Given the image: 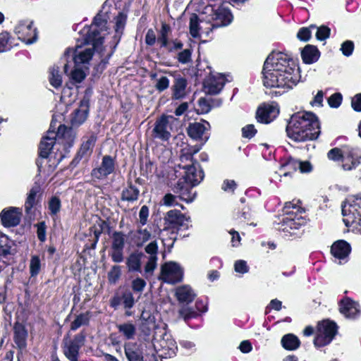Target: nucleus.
<instances>
[{
	"label": "nucleus",
	"instance_id": "f257e3e1",
	"mask_svg": "<svg viewBox=\"0 0 361 361\" xmlns=\"http://www.w3.org/2000/svg\"><path fill=\"white\" fill-rule=\"evenodd\" d=\"M263 83L267 87H276L285 91L292 89L300 80L297 63L286 54L272 53L263 67Z\"/></svg>",
	"mask_w": 361,
	"mask_h": 361
},
{
	"label": "nucleus",
	"instance_id": "f03ea898",
	"mask_svg": "<svg viewBox=\"0 0 361 361\" xmlns=\"http://www.w3.org/2000/svg\"><path fill=\"white\" fill-rule=\"evenodd\" d=\"M126 23V16L122 13L115 18V35L113 40L103 45L104 39L109 35L107 32V16L106 13H99L94 18L90 26L85 27L81 33L85 36V41L92 43L94 48L99 52L107 51V58H110L118 43Z\"/></svg>",
	"mask_w": 361,
	"mask_h": 361
},
{
	"label": "nucleus",
	"instance_id": "7ed1b4c3",
	"mask_svg": "<svg viewBox=\"0 0 361 361\" xmlns=\"http://www.w3.org/2000/svg\"><path fill=\"white\" fill-rule=\"evenodd\" d=\"M286 132L288 137L295 142L314 140L320 133L319 123L312 113L298 112L290 117Z\"/></svg>",
	"mask_w": 361,
	"mask_h": 361
},
{
	"label": "nucleus",
	"instance_id": "20e7f679",
	"mask_svg": "<svg viewBox=\"0 0 361 361\" xmlns=\"http://www.w3.org/2000/svg\"><path fill=\"white\" fill-rule=\"evenodd\" d=\"M61 140L58 133L51 130H49L42 137L39 147L40 158L37 162L40 172L44 171L42 164L45 161L51 162V164H49L51 171L65 157L59 147Z\"/></svg>",
	"mask_w": 361,
	"mask_h": 361
},
{
	"label": "nucleus",
	"instance_id": "39448f33",
	"mask_svg": "<svg viewBox=\"0 0 361 361\" xmlns=\"http://www.w3.org/2000/svg\"><path fill=\"white\" fill-rule=\"evenodd\" d=\"M154 339L139 338L138 342H128L124 345L128 361H157Z\"/></svg>",
	"mask_w": 361,
	"mask_h": 361
},
{
	"label": "nucleus",
	"instance_id": "423d86ee",
	"mask_svg": "<svg viewBox=\"0 0 361 361\" xmlns=\"http://www.w3.org/2000/svg\"><path fill=\"white\" fill-rule=\"evenodd\" d=\"M80 35H81L85 43L92 44V47H82L80 45H77L75 49L68 48L64 53V57H71L73 58L74 63L76 66H81L82 67L87 68L86 65L89 63L90 61L92 58L94 49L101 55V57H102V61L104 63H107L108 60L109 59V58H107V51L103 50L102 53L99 52L94 48L92 43L85 41V37L82 35L81 31L80 32Z\"/></svg>",
	"mask_w": 361,
	"mask_h": 361
},
{
	"label": "nucleus",
	"instance_id": "0eeeda50",
	"mask_svg": "<svg viewBox=\"0 0 361 361\" xmlns=\"http://www.w3.org/2000/svg\"><path fill=\"white\" fill-rule=\"evenodd\" d=\"M327 157L335 161H341V167L345 171L355 169L360 164L361 159L359 150L351 147L334 148L328 152Z\"/></svg>",
	"mask_w": 361,
	"mask_h": 361
},
{
	"label": "nucleus",
	"instance_id": "6e6552de",
	"mask_svg": "<svg viewBox=\"0 0 361 361\" xmlns=\"http://www.w3.org/2000/svg\"><path fill=\"white\" fill-rule=\"evenodd\" d=\"M342 214L346 226L361 231V197L348 199L342 207Z\"/></svg>",
	"mask_w": 361,
	"mask_h": 361
},
{
	"label": "nucleus",
	"instance_id": "1a4fd4ad",
	"mask_svg": "<svg viewBox=\"0 0 361 361\" xmlns=\"http://www.w3.org/2000/svg\"><path fill=\"white\" fill-rule=\"evenodd\" d=\"M176 122L177 119L173 116L162 115L154 123L152 129L153 137L164 142L169 140Z\"/></svg>",
	"mask_w": 361,
	"mask_h": 361
},
{
	"label": "nucleus",
	"instance_id": "9d476101",
	"mask_svg": "<svg viewBox=\"0 0 361 361\" xmlns=\"http://www.w3.org/2000/svg\"><path fill=\"white\" fill-rule=\"evenodd\" d=\"M300 208L295 207L292 203H286L285 206L286 216L283 217L281 229L291 233L292 230L298 229L305 225V219L298 213Z\"/></svg>",
	"mask_w": 361,
	"mask_h": 361
},
{
	"label": "nucleus",
	"instance_id": "9b49d317",
	"mask_svg": "<svg viewBox=\"0 0 361 361\" xmlns=\"http://www.w3.org/2000/svg\"><path fill=\"white\" fill-rule=\"evenodd\" d=\"M337 332L336 323L329 320H324L317 325V330L314 345L319 348L329 344Z\"/></svg>",
	"mask_w": 361,
	"mask_h": 361
},
{
	"label": "nucleus",
	"instance_id": "f8f14e48",
	"mask_svg": "<svg viewBox=\"0 0 361 361\" xmlns=\"http://www.w3.org/2000/svg\"><path fill=\"white\" fill-rule=\"evenodd\" d=\"M85 335L78 334L73 338L66 336L63 339V351L70 361H78L79 350L85 345Z\"/></svg>",
	"mask_w": 361,
	"mask_h": 361
},
{
	"label": "nucleus",
	"instance_id": "ddd939ff",
	"mask_svg": "<svg viewBox=\"0 0 361 361\" xmlns=\"http://www.w3.org/2000/svg\"><path fill=\"white\" fill-rule=\"evenodd\" d=\"M183 269L175 262H168L161 266L160 279L165 283L174 284L182 281Z\"/></svg>",
	"mask_w": 361,
	"mask_h": 361
},
{
	"label": "nucleus",
	"instance_id": "4468645a",
	"mask_svg": "<svg viewBox=\"0 0 361 361\" xmlns=\"http://www.w3.org/2000/svg\"><path fill=\"white\" fill-rule=\"evenodd\" d=\"M15 32L18 39L25 44H32L37 40L36 28L33 27V23L30 20L19 21L15 27Z\"/></svg>",
	"mask_w": 361,
	"mask_h": 361
},
{
	"label": "nucleus",
	"instance_id": "2eb2a0df",
	"mask_svg": "<svg viewBox=\"0 0 361 361\" xmlns=\"http://www.w3.org/2000/svg\"><path fill=\"white\" fill-rule=\"evenodd\" d=\"M14 243L5 234H0V272L11 263L16 253Z\"/></svg>",
	"mask_w": 361,
	"mask_h": 361
},
{
	"label": "nucleus",
	"instance_id": "dca6fc26",
	"mask_svg": "<svg viewBox=\"0 0 361 361\" xmlns=\"http://www.w3.org/2000/svg\"><path fill=\"white\" fill-rule=\"evenodd\" d=\"M154 346L157 350V356L161 358L171 357L176 353L178 349L176 343L171 335L164 334L162 338Z\"/></svg>",
	"mask_w": 361,
	"mask_h": 361
},
{
	"label": "nucleus",
	"instance_id": "f3484780",
	"mask_svg": "<svg viewBox=\"0 0 361 361\" xmlns=\"http://www.w3.org/2000/svg\"><path fill=\"white\" fill-rule=\"evenodd\" d=\"M226 81L224 75L219 73H211L204 82V90L205 93L209 94H219L223 89Z\"/></svg>",
	"mask_w": 361,
	"mask_h": 361
},
{
	"label": "nucleus",
	"instance_id": "a211bd4d",
	"mask_svg": "<svg viewBox=\"0 0 361 361\" xmlns=\"http://www.w3.org/2000/svg\"><path fill=\"white\" fill-rule=\"evenodd\" d=\"M115 170V161L109 155L103 157L101 164L92 169L91 176L92 178L103 180L106 178L109 175L114 173Z\"/></svg>",
	"mask_w": 361,
	"mask_h": 361
},
{
	"label": "nucleus",
	"instance_id": "6ab92c4d",
	"mask_svg": "<svg viewBox=\"0 0 361 361\" xmlns=\"http://www.w3.org/2000/svg\"><path fill=\"white\" fill-rule=\"evenodd\" d=\"M210 128V125L207 121L203 122H195L190 123L188 128L187 133L188 135L193 140H203V143H205L209 139L207 131Z\"/></svg>",
	"mask_w": 361,
	"mask_h": 361
},
{
	"label": "nucleus",
	"instance_id": "aec40b11",
	"mask_svg": "<svg viewBox=\"0 0 361 361\" xmlns=\"http://www.w3.org/2000/svg\"><path fill=\"white\" fill-rule=\"evenodd\" d=\"M340 312L347 319H355L360 315V307L357 302L345 298L339 305Z\"/></svg>",
	"mask_w": 361,
	"mask_h": 361
},
{
	"label": "nucleus",
	"instance_id": "412c9836",
	"mask_svg": "<svg viewBox=\"0 0 361 361\" xmlns=\"http://www.w3.org/2000/svg\"><path fill=\"white\" fill-rule=\"evenodd\" d=\"M279 114L276 104H264L257 111V119L260 123H269L271 122Z\"/></svg>",
	"mask_w": 361,
	"mask_h": 361
},
{
	"label": "nucleus",
	"instance_id": "4be33fe9",
	"mask_svg": "<svg viewBox=\"0 0 361 361\" xmlns=\"http://www.w3.org/2000/svg\"><path fill=\"white\" fill-rule=\"evenodd\" d=\"M1 223L5 227L17 226L21 218V211L18 207L4 209L0 214Z\"/></svg>",
	"mask_w": 361,
	"mask_h": 361
},
{
	"label": "nucleus",
	"instance_id": "5701e85b",
	"mask_svg": "<svg viewBox=\"0 0 361 361\" xmlns=\"http://www.w3.org/2000/svg\"><path fill=\"white\" fill-rule=\"evenodd\" d=\"M145 251L149 255L147 262L145 266V272L146 274H152L157 266L158 260V244L156 240L150 242L145 247Z\"/></svg>",
	"mask_w": 361,
	"mask_h": 361
},
{
	"label": "nucleus",
	"instance_id": "b1692460",
	"mask_svg": "<svg viewBox=\"0 0 361 361\" xmlns=\"http://www.w3.org/2000/svg\"><path fill=\"white\" fill-rule=\"evenodd\" d=\"M298 166L302 173H308L310 172L312 169V166L309 161H289L286 164H283L279 171V175L281 178L280 180H282V178H286L287 176H290L291 172L289 169H295Z\"/></svg>",
	"mask_w": 361,
	"mask_h": 361
},
{
	"label": "nucleus",
	"instance_id": "393cba45",
	"mask_svg": "<svg viewBox=\"0 0 361 361\" xmlns=\"http://www.w3.org/2000/svg\"><path fill=\"white\" fill-rule=\"evenodd\" d=\"M192 187L193 186L189 183L184 180H179L174 186L173 191L175 193L178 194V197L180 200L187 203H190L196 197V193L192 192Z\"/></svg>",
	"mask_w": 361,
	"mask_h": 361
},
{
	"label": "nucleus",
	"instance_id": "a878e982",
	"mask_svg": "<svg viewBox=\"0 0 361 361\" xmlns=\"http://www.w3.org/2000/svg\"><path fill=\"white\" fill-rule=\"evenodd\" d=\"M183 169L185 171L184 181L195 186L202 180L204 173L202 170L199 168L198 164L183 165Z\"/></svg>",
	"mask_w": 361,
	"mask_h": 361
},
{
	"label": "nucleus",
	"instance_id": "bb28decb",
	"mask_svg": "<svg viewBox=\"0 0 361 361\" xmlns=\"http://www.w3.org/2000/svg\"><path fill=\"white\" fill-rule=\"evenodd\" d=\"M89 112V99L84 97L80 103L78 109L74 111L71 118V123L73 126H80L85 122Z\"/></svg>",
	"mask_w": 361,
	"mask_h": 361
},
{
	"label": "nucleus",
	"instance_id": "cd10ccee",
	"mask_svg": "<svg viewBox=\"0 0 361 361\" xmlns=\"http://www.w3.org/2000/svg\"><path fill=\"white\" fill-rule=\"evenodd\" d=\"M212 18L214 20V26H226L231 23L233 16L228 8L221 6L214 11Z\"/></svg>",
	"mask_w": 361,
	"mask_h": 361
},
{
	"label": "nucleus",
	"instance_id": "c85d7f7f",
	"mask_svg": "<svg viewBox=\"0 0 361 361\" xmlns=\"http://www.w3.org/2000/svg\"><path fill=\"white\" fill-rule=\"evenodd\" d=\"M202 148V145L190 146L185 144L180 149V166L183 168V165L197 164L193 161V155L197 154Z\"/></svg>",
	"mask_w": 361,
	"mask_h": 361
},
{
	"label": "nucleus",
	"instance_id": "c756f323",
	"mask_svg": "<svg viewBox=\"0 0 361 361\" xmlns=\"http://www.w3.org/2000/svg\"><path fill=\"white\" fill-rule=\"evenodd\" d=\"M165 221L173 227L188 226L190 218L183 214L178 210L172 209L166 213Z\"/></svg>",
	"mask_w": 361,
	"mask_h": 361
},
{
	"label": "nucleus",
	"instance_id": "7c9ffc66",
	"mask_svg": "<svg viewBox=\"0 0 361 361\" xmlns=\"http://www.w3.org/2000/svg\"><path fill=\"white\" fill-rule=\"evenodd\" d=\"M350 250V245L346 241L342 240L335 242L331 248L332 255L339 259L340 263H341V260H344L348 257Z\"/></svg>",
	"mask_w": 361,
	"mask_h": 361
},
{
	"label": "nucleus",
	"instance_id": "2f4dec72",
	"mask_svg": "<svg viewBox=\"0 0 361 361\" xmlns=\"http://www.w3.org/2000/svg\"><path fill=\"white\" fill-rule=\"evenodd\" d=\"M151 232L147 228H138L129 233L130 242L137 247H142L151 238Z\"/></svg>",
	"mask_w": 361,
	"mask_h": 361
},
{
	"label": "nucleus",
	"instance_id": "473e14b6",
	"mask_svg": "<svg viewBox=\"0 0 361 361\" xmlns=\"http://www.w3.org/2000/svg\"><path fill=\"white\" fill-rule=\"evenodd\" d=\"M187 80L177 75L175 78L174 84L172 86V98L174 99H180L186 95Z\"/></svg>",
	"mask_w": 361,
	"mask_h": 361
},
{
	"label": "nucleus",
	"instance_id": "72a5a7b5",
	"mask_svg": "<svg viewBox=\"0 0 361 361\" xmlns=\"http://www.w3.org/2000/svg\"><path fill=\"white\" fill-rule=\"evenodd\" d=\"M176 296L180 302L190 303L195 299L196 294L190 286L183 285L176 290Z\"/></svg>",
	"mask_w": 361,
	"mask_h": 361
},
{
	"label": "nucleus",
	"instance_id": "f704fd0d",
	"mask_svg": "<svg viewBox=\"0 0 361 361\" xmlns=\"http://www.w3.org/2000/svg\"><path fill=\"white\" fill-rule=\"evenodd\" d=\"M27 333L21 324H16L14 326V342L18 348L23 349L26 346Z\"/></svg>",
	"mask_w": 361,
	"mask_h": 361
},
{
	"label": "nucleus",
	"instance_id": "c9c22d12",
	"mask_svg": "<svg viewBox=\"0 0 361 361\" xmlns=\"http://www.w3.org/2000/svg\"><path fill=\"white\" fill-rule=\"evenodd\" d=\"M301 56L305 63L310 64L319 59V51L316 47L308 44L302 49Z\"/></svg>",
	"mask_w": 361,
	"mask_h": 361
},
{
	"label": "nucleus",
	"instance_id": "e433bc0d",
	"mask_svg": "<svg viewBox=\"0 0 361 361\" xmlns=\"http://www.w3.org/2000/svg\"><path fill=\"white\" fill-rule=\"evenodd\" d=\"M144 254L141 252L131 253L126 259V265L129 271L141 272V260Z\"/></svg>",
	"mask_w": 361,
	"mask_h": 361
},
{
	"label": "nucleus",
	"instance_id": "4c0bfd02",
	"mask_svg": "<svg viewBox=\"0 0 361 361\" xmlns=\"http://www.w3.org/2000/svg\"><path fill=\"white\" fill-rule=\"evenodd\" d=\"M281 345L288 350H295L300 345L299 338L293 334L284 335L281 341Z\"/></svg>",
	"mask_w": 361,
	"mask_h": 361
},
{
	"label": "nucleus",
	"instance_id": "58836bf2",
	"mask_svg": "<svg viewBox=\"0 0 361 361\" xmlns=\"http://www.w3.org/2000/svg\"><path fill=\"white\" fill-rule=\"evenodd\" d=\"M118 332L128 340L133 339L136 335V326L132 322H128L118 324Z\"/></svg>",
	"mask_w": 361,
	"mask_h": 361
},
{
	"label": "nucleus",
	"instance_id": "ea45409f",
	"mask_svg": "<svg viewBox=\"0 0 361 361\" xmlns=\"http://www.w3.org/2000/svg\"><path fill=\"white\" fill-rule=\"evenodd\" d=\"M87 68H85L81 66H76L75 64L73 69L69 74L71 82L76 85L83 81L87 75Z\"/></svg>",
	"mask_w": 361,
	"mask_h": 361
},
{
	"label": "nucleus",
	"instance_id": "a19ab883",
	"mask_svg": "<svg viewBox=\"0 0 361 361\" xmlns=\"http://www.w3.org/2000/svg\"><path fill=\"white\" fill-rule=\"evenodd\" d=\"M142 322L140 326V330L141 331V335L140 338L150 339L149 336L150 334L152 329L154 326V318H151L150 317L145 319L144 318L143 314L141 316Z\"/></svg>",
	"mask_w": 361,
	"mask_h": 361
},
{
	"label": "nucleus",
	"instance_id": "79ce46f5",
	"mask_svg": "<svg viewBox=\"0 0 361 361\" xmlns=\"http://www.w3.org/2000/svg\"><path fill=\"white\" fill-rule=\"evenodd\" d=\"M49 80L50 85L54 87L59 88L61 86L62 76L60 74L59 66H54L49 69Z\"/></svg>",
	"mask_w": 361,
	"mask_h": 361
},
{
	"label": "nucleus",
	"instance_id": "37998d69",
	"mask_svg": "<svg viewBox=\"0 0 361 361\" xmlns=\"http://www.w3.org/2000/svg\"><path fill=\"white\" fill-rule=\"evenodd\" d=\"M96 137L94 135L88 137L85 141H84L81 145L80 149L79 151V155L82 157L89 156L92 152V149L95 145Z\"/></svg>",
	"mask_w": 361,
	"mask_h": 361
},
{
	"label": "nucleus",
	"instance_id": "c03bdc74",
	"mask_svg": "<svg viewBox=\"0 0 361 361\" xmlns=\"http://www.w3.org/2000/svg\"><path fill=\"white\" fill-rule=\"evenodd\" d=\"M90 316L88 312L80 314L72 322L71 324V330L75 331L82 326L87 325L90 322Z\"/></svg>",
	"mask_w": 361,
	"mask_h": 361
},
{
	"label": "nucleus",
	"instance_id": "a18cd8bd",
	"mask_svg": "<svg viewBox=\"0 0 361 361\" xmlns=\"http://www.w3.org/2000/svg\"><path fill=\"white\" fill-rule=\"evenodd\" d=\"M139 192V190L130 184L123 190L122 200L126 201H135L137 199Z\"/></svg>",
	"mask_w": 361,
	"mask_h": 361
},
{
	"label": "nucleus",
	"instance_id": "49530a36",
	"mask_svg": "<svg viewBox=\"0 0 361 361\" xmlns=\"http://www.w3.org/2000/svg\"><path fill=\"white\" fill-rule=\"evenodd\" d=\"M39 187L35 186L30 189L25 203V212L28 213L36 202V196L39 192Z\"/></svg>",
	"mask_w": 361,
	"mask_h": 361
},
{
	"label": "nucleus",
	"instance_id": "de8ad7c7",
	"mask_svg": "<svg viewBox=\"0 0 361 361\" xmlns=\"http://www.w3.org/2000/svg\"><path fill=\"white\" fill-rule=\"evenodd\" d=\"M41 260L39 257L37 255L32 256L29 265L30 276H36L38 275L41 270Z\"/></svg>",
	"mask_w": 361,
	"mask_h": 361
},
{
	"label": "nucleus",
	"instance_id": "09e8293b",
	"mask_svg": "<svg viewBox=\"0 0 361 361\" xmlns=\"http://www.w3.org/2000/svg\"><path fill=\"white\" fill-rule=\"evenodd\" d=\"M12 47L10 35L7 32L0 34V53L6 51Z\"/></svg>",
	"mask_w": 361,
	"mask_h": 361
},
{
	"label": "nucleus",
	"instance_id": "8fccbe9b",
	"mask_svg": "<svg viewBox=\"0 0 361 361\" xmlns=\"http://www.w3.org/2000/svg\"><path fill=\"white\" fill-rule=\"evenodd\" d=\"M125 236L121 232H115L112 235L111 248L124 249Z\"/></svg>",
	"mask_w": 361,
	"mask_h": 361
},
{
	"label": "nucleus",
	"instance_id": "3c124183",
	"mask_svg": "<svg viewBox=\"0 0 361 361\" xmlns=\"http://www.w3.org/2000/svg\"><path fill=\"white\" fill-rule=\"evenodd\" d=\"M170 30V27L168 25L162 24L161 29L160 31V35L158 37V42L160 43L161 47H166L168 46V33Z\"/></svg>",
	"mask_w": 361,
	"mask_h": 361
},
{
	"label": "nucleus",
	"instance_id": "603ef678",
	"mask_svg": "<svg viewBox=\"0 0 361 361\" xmlns=\"http://www.w3.org/2000/svg\"><path fill=\"white\" fill-rule=\"evenodd\" d=\"M190 32L193 37H199V23L197 16L192 15L190 19Z\"/></svg>",
	"mask_w": 361,
	"mask_h": 361
},
{
	"label": "nucleus",
	"instance_id": "864d4df0",
	"mask_svg": "<svg viewBox=\"0 0 361 361\" xmlns=\"http://www.w3.org/2000/svg\"><path fill=\"white\" fill-rule=\"evenodd\" d=\"M121 269L120 266H113L108 274V279L111 283H116L120 279Z\"/></svg>",
	"mask_w": 361,
	"mask_h": 361
},
{
	"label": "nucleus",
	"instance_id": "5fc2aeb1",
	"mask_svg": "<svg viewBox=\"0 0 361 361\" xmlns=\"http://www.w3.org/2000/svg\"><path fill=\"white\" fill-rule=\"evenodd\" d=\"M161 204L166 207L178 206L177 196L171 193H166L161 200Z\"/></svg>",
	"mask_w": 361,
	"mask_h": 361
},
{
	"label": "nucleus",
	"instance_id": "6e6d98bb",
	"mask_svg": "<svg viewBox=\"0 0 361 361\" xmlns=\"http://www.w3.org/2000/svg\"><path fill=\"white\" fill-rule=\"evenodd\" d=\"M316 27L312 25L310 27H302L299 30L297 37L300 41L307 42L308 41L312 35V29H314Z\"/></svg>",
	"mask_w": 361,
	"mask_h": 361
},
{
	"label": "nucleus",
	"instance_id": "4d7b16f0",
	"mask_svg": "<svg viewBox=\"0 0 361 361\" xmlns=\"http://www.w3.org/2000/svg\"><path fill=\"white\" fill-rule=\"evenodd\" d=\"M61 209V201L56 197H53L49 201V209L51 215L56 214Z\"/></svg>",
	"mask_w": 361,
	"mask_h": 361
},
{
	"label": "nucleus",
	"instance_id": "13d9d810",
	"mask_svg": "<svg viewBox=\"0 0 361 361\" xmlns=\"http://www.w3.org/2000/svg\"><path fill=\"white\" fill-rule=\"evenodd\" d=\"M237 188V183L233 180L226 179L221 185V189L228 193H233Z\"/></svg>",
	"mask_w": 361,
	"mask_h": 361
},
{
	"label": "nucleus",
	"instance_id": "bf43d9fd",
	"mask_svg": "<svg viewBox=\"0 0 361 361\" xmlns=\"http://www.w3.org/2000/svg\"><path fill=\"white\" fill-rule=\"evenodd\" d=\"M146 286L144 279L137 277L132 281V288L134 292L142 293Z\"/></svg>",
	"mask_w": 361,
	"mask_h": 361
},
{
	"label": "nucleus",
	"instance_id": "052dcab7",
	"mask_svg": "<svg viewBox=\"0 0 361 361\" xmlns=\"http://www.w3.org/2000/svg\"><path fill=\"white\" fill-rule=\"evenodd\" d=\"M169 86V80L166 76H161L157 79V82L155 84V88L159 92H163L166 90Z\"/></svg>",
	"mask_w": 361,
	"mask_h": 361
},
{
	"label": "nucleus",
	"instance_id": "680f3d73",
	"mask_svg": "<svg viewBox=\"0 0 361 361\" xmlns=\"http://www.w3.org/2000/svg\"><path fill=\"white\" fill-rule=\"evenodd\" d=\"M330 35V29L326 26H321L317 28L316 37L318 40L323 41L327 39Z\"/></svg>",
	"mask_w": 361,
	"mask_h": 361
},
{
	"label": "nucleus",
	"instance_id": "e2e57ef3",
	"mask_svg": "<svg viewBox=\"0 0 361 361\" xmlns=\"http://www.w3.org/2000/svg\"><path fill=\"white\" fill-rule=\"evenodd\" d=\"M110 256L114 262H121L124 259L123 250L111 247Z\"/></svg>",
	"mask_w": 361,
	"mask_h": 361
},
{
	"label": "nucleus",
	"instance_id": "0e129e2a",
	"mask_svg": "<svg viewBox=\"0 0 361 361\" xmlns=\"http://www.w3.org/2000/svg\"><path fill=\"white\" fill-rule=\"evenodd\" d=\"M179 315L184 320H187L190 319L195 315V312L190 307L186 306H183L178 311Z\"/></svg>",
	"mask_w": 361,
	"mask_h": 361
},
{
	"label": "nucleus",
	"instance_id": "69168bd1",
	"mask_svg": "<svg viewBox=\"0 0 361 361\" xmlns=\"http://www.w3.org/2000/svg\"><path fill=\"white\" fill-rule=\"evenodd\" d=\"M354 49V44L351 41H345L341 44V51L343 54L349 56L352 54Z\"/></svg>",
	"mask_w": 361,
	"mask_h": 361
},
{
	"label": "nucleus",
	"instance_id": "338daca9",
	"mask_svg": "<svg viewBox=\"0 0 361 361\" xmlns=\"http://www.w3.org/2000/svg\"><path fill=\"white\" fill-rule=\"evenodd\" d=\"M257 133L254 125L249 124L242 128V135L243 137L252 138Z\"/></svg>",
	"mask_w": 361,
	"mask_h": 361
},
{
	"label": "nucleus",
	"instance_id": "774afa93",
	"mask_svg": "<svg viewBox=\"0 0 361 361\" xmlns=\"http://www.w3.org/2000/svg\"><path fill=\"white\" fill-rule=\"evenodd\" d=\"M342 102V95L340 93L332 94L328 99V103L331 107H338Z\"/></svg>",
	"mask_w": 361,
	"mask_h": 361
}]
</instances>
